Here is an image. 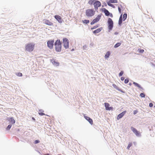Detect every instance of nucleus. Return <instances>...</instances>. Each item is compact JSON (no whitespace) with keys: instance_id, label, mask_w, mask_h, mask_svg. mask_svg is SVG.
<instances>
[{"instance_id":"nucleus-1","label":"nucleus","mask_w":155,"mask_h":155,"mask_svg":"<svg viewBox=\"0 0 155 155\" xmlns=\"http://www.w3.org/2000/svg\"><path fill=\"white\" fill-rule=\"evenodd\" d=\"M35 44L33 43H30L26 44L25 46V51L29 52L32 51L35 48Z\"/></svg>"},{"instance_id":"nucleus-2","label":"nucleus","mask_w":155,"mask_h":155,"mask_svg":"<svg viewBox=\"0 0 155 155\" xmlns=\"http://www.w3.org/2000/svg\"><path fill=\"white\" fill-rule=\"evenodd\" d=\"M55 49L57 52H60L61 51V43L59 39H57L54 43Z\"/></svg>"},{"instance_id":"nucleus-3","label":"nucleus","mask_w":155,"mask_h":155,"mask_svg":"<svg viewBox=\"0 0 155 155\" xmlns=\"http://www.w3.org/2000/svg\"><path fill=\"white\" fill-rule=\"evenodd\" d=\"M95 12V11L93 9H87L86 10L85 15L87 17H91L94 15Z\"/></svg>"},{"instance_id":"nucleus-4","label":"nucleus","mask_w":155,"mask_h":155,"mask_svg":"<svg viewBox=\"0 0 155 155\" xmlns=\"http://www.w3.org/2000/svg\"><path fill=\"white\" fill-rule=\"evenodd\" d=\"M63 46L65 49H68L69 47V41L68 39L64 38L63 39Z\"/></svg>"},{"instance_id":"nucleus-5","label":"nucleus","mask_w":155,"mask_h":155,"mask_svg":"<svg viewBox=\"0 0 155 155\" xmlns=\"http://www.w3.org/2000/svg\"><path fill=\"white\" fill-rule=\"evenodd\" d=\"M107 23L108 25V28L109 30H112L113 27V22L112 19L109 18L108 19Z\"/></svg>"},{"instance_id":"nucleus-6","label":"nucleus","mask_w":155,"mask_h":155,"mask_svg":"<svg viewBox=\"0 0 155 155\" xmlns=\"http://www.w3.org/2000/svg\"><path fill=\"white\" fill-rule=\"evenodd\" d=\"M54 43L53 40H50L47 41V46L50 49H52L53 48V46Z\"/></svg>"},{"instance_id":"nucleus-7","label":"nucleus","mask_w":155,"mask_h":155,"mask_svg":"<svg viewBox=\"0 0 155 155\" xmlns=\"http://www.w3.org/2000/svg\"><path fill=\"white\" fill-rule=\"evenodd\" d=\"M94 5L95 9L96 10L101 6V4L100 1H97L94 2Z\"/></svg>"},{"instance_id":"nucleus-8","label":"nucleus","mask_w":155,"mask_h":155,"mask_svg":"<svg viewBox=\"0 0 155 155\" xmlns=\"http://www.w3.org/2000/svg\"><path fill=\"white\" fill-rule=\"evenodd\" d=\"M101 16L100 15H98L97 16L96 18L93 20L91 22V24L93 25L94 23L98 21L101 18Z\"/></svg>"},{"instance_id":"nucleus-9","label":"nucleus","mask_w":155,"mask_h":155,"mask_svg":"<svg viewBox=\"0 0 155 155\" xmlns=\"http://www.w3.org/2000/svg\"><path fill=\"white\" fill-rule=\"evenodd\" d=\"M131 129L137 136H140V133L136 129L133 127H131Z\"/></svg>"},{"instance_id":"nucleus-10","label":"nucleus","mask_w":155,"mask_h":155,"mask_svg":"<svg viewBox=\"0 0 155 155\" xmlns=\"http://www.w3.org/2000/svg\"><path fill=\"white\" fill-rule=\"evenodd\" d=\"M43 21L44 23L49 26H52L53 25V24L52 22L48 20H44Z\"/></svg>"},{"instance_id":"nucleus-11","label":"nucleus","mask_w":155,"mask_h":155,"mask_svg":"<svg viewBox=\"0 0 155 155\" xmlns=\"http://www.w3.org/2000/svg\"><path fill=\"white\" fill-rule=\"evenodd\" d=\"M104 106L105 107V109L107 110H112L113 107H109L110 104L109 103H104Z\"/></svg>"},{"instance_id":"nucleus-12","label":"nucleus","mask_w":155,"mask_h":155,"mask_svg":"<svg viewBox=\"0 0 155 155\" xmlns=\"http://www.w3.org/2000/svg\"><path fill=\"white\" fill-rule=\"evenodd\" d=\"M54 17L59 23H61L62 22L63 20L60 16L59 15H55Z\"/></svg>"},{"instance_id":"nucleus-13","label":"nucleus","mask_w":155,"mask_h":155,"mask_svg":"<svg viewBox=\"0 0 155 155\" xmlns=\"http://www.w3.org/2000/svg\"><path fill=\"white\" fill-rule=\"evenodd\" d=\"M126 112V111L125 110L119 114L117 116V119L118 120L121 118L125 114Z\"/></svg>"},{"instance_id":"nucleus-14","label":"nucleus","mask_w":155,"mask_h":155,"mask_svg":"<svg viewBox=\"0 0 155 155\" xmlns=\"http://www.w3.org/2000/svg\"><path fill=\"white\" fill-rule=\"evenodd\" d=\"M7 119L10 123L12 124H14L15 123V120L13 117H8Z\"/></svg>"},{"instance_id":"nucleus-15","label":"nucleus","mask_w":155,"mask_h":155,"mask_svg":"<svg viewBox=\"0 0 155 155\" xmlns=\"http://www.w3.org/2000/svg\"><path fill=\"white\" fill-rule=\"evenodd\" d=\"M84 117L85 119L87 120L91 124H93V120L91 119L89 117L86 116H84Z\"/></svg>"},{"instance_id":"nucleus-16","label":"nucleus","mask_w":155,"mask_h":155,"mask_svg":"<svg viewBox=\"0 0 155 155\" xmlns=\"http://www.w3.org/2000/svg\"><path fill=\"white\" fill-rule=\"evenodd\" d=\"M51 62L54 66H58L59 65V63L58 61H56L55 60L53 59L51 61Z\"/></svg>"},{"instance_id":"nucleus-17","label":"nucleus","mask_w":155,"mask_h":155,"mask_svg":"<svg viewBox=\"0 0 155 155\" xmlns=\"http://www.w3.org/2000/svg\"><path fill=\"white\" fill-rule=\"evenodd\" d=\"M102 27L100 28L96 29V30L94 31H93V33L94 34H96L100 32L102 30Z\"/></svg>"},{"instance_id":"nucleus-18","label":"nucleus","mask_w":155,"mask_h":155,"mask_svg":"<svg viewBox=\"0 0 155 155\" xmlns=\"http://www.w3.org/2000/svg\"><path fill=\"white\" fill-rule=\"evenodd\" d=\"M133 84L136 86L138 87L141 88L142 90H143V88L138 83L135 82H134Z\"/></svg>"},{"instance_id":"nucleus-19","label":"nucleus","mask_w":155,"mask_h":155,"mask_svg":"<svg viewBox=\"0 0 155 155\" xmlns=\"http://www.w3.org/2000/svg\"><path fill=\"white\" fill-rule=\"evenodd\" d=\"M122 14L120 15L119 20V25H120L122 22Z\"/></svg>"},{"instance_id":"nucleus-20","label":"nucleus","mask_w":155,"mask_h":155,"mask_svg":"<svg viewBox=\"0 0 155 155\" xmlns=\"http://www.w3.org/2000/svg\"><path fill=\"white\" fill-rule=\"evenodd\" d=\"M110 55V52L109 51H107L106 53V54L105 55V56H104L105 58H108Z\"/></svg>"},{"instance_id":"nucleus-21","label":"nucleus","mask_w":155,"mask_h":155,"mask_svg":"<svg viewBox=\"0 0 155 155\" xmlns=\"http://www.w3.org/2000/svg\"><path fill=\"white\" fill-rule=\"evenodd\" d=\"M104 12L105 14V15L106 16H108L110 15V12L107 10L105 9L104 11Z\"/></svg>"},{"instance_id":"nucleus-22","label":"nucleus","mask_w":155,"mask_h":155,"mask_svg":"<svg viewBox=\"0 0 155 155\" xmlns=\"http://www.w3.org/2000/svg\"><path fill=\"white\" fill-rule=\"evenodd\" d=\"M39 111L41 112H39L38 113L39 115L42 116V115H45V114L43 113L44 111L43 110H39Z\"/></svg>"},{"instance_id":"nucleus-23","label":"nucleus","mask_w":155,"mask_h":155,"mask_svg":"<svg viewBox=\"0 0 155 155\" xmlns=\"http://www.w3.org/2000/svg\"><path fill=\"white\" fill-rule=\"evenodd\" d=\"M108 2L111 3H117V0H110Z\"/></svg>"},{"instance_id":"nucleus-24","label":"nucleus","mask_w":155,"mask_h":155,"mask_svg":"<svg viewBox=\"0 0 155 155\" xmlns=\"http://www.w3.org/2000/svg\"><path fill=\"white\" fill-rule=\"evenodd\" d=\"M127 15L126 13H125L124 14L123 16V21H124L127 18Z\"/></svg>"},{"instance_id":"nucleus-25","label":"nucleus","mask_w":155,"mask_h":155,"mask_svg":"<svg viewBox=\"0 0 155 155\" xmlns=\"http://www.w3.org/2000/svg\"><path fill=\"white\" fill-rule=\"evenodd\" d=\"M121 43H117L114 46V48H117L119 46L121 45Z\"/></svg>"},{"instance_id":"nucleus-26","label":"nucleus","mask_w":155,"mask_h":155,"mask_svg":"<svg viewBox=\"0 0 155 155\" xmlns=\"http://www.w3.org/2000/svg\"><path fill=\"white\" fill-rule=\"evenodd\" d=\"M107 5L109 6H111L113 8H115V6H114V5H113V4H111V3L108 2H107Z\"/></svg>"},{"instance_id":"nucleus-27","label":"nucleus","mask_w":155,"mask_h":155,"mask_svg":"<svg viewBox=\"0 0 155 155\" xmlns=\"http://www.w3.org/2000/svg\"><path fill=\"white\" fill-rule=\"evenodd\" d=\"M84 23L87 24L89 22V20H84L82 21Z\"/></svg>"},{"instance_id":"nucleus-28","label":"nucleus","mask_w":155,"mask_h":155,"mask_svg":"<svg viewBox=\"0 0 155 155\" xmlns=\"http://www.w3.org/2000/svg\"><path fill=\"white\" fill-rule=\"evenodd\" d=\"M16 75L19 77H21L22 76V74L21 73H16Z\"/></svg>"},{"instance_id":"nucleus-29","label":"nucleus","mask_w":155,"mask_h":155,"mask_svg":"<svg viewBox=\"0 0 155 155\" xmlns=\"http://www.w3.org/2000/svg\"><path fill=\"white\" fill-rule=\"evenodd\" d=\"M132 145V143H130L127 147V148L128 150H129L130 147H131Z\"/></svg>"},{"instance_id":"nucleus-30","label":"nucleus","mask_w":155,"mask_h":155,"mask_svg":"<svg viewBox=\"0 0 155 155\" xmlns=\"http://www.w3.org/2000/svg\"><path fill=\"white\" fill-rule=\"evenodd\" d=\"M11 127H12V125L11 124H9L6 127V129L7 130H9L11 128Z\"/></svg>"},{"instance_id":"nucleus-31","label":"nucleus","mask_w":155,"mask_h":155,"mask_svg":"<svg viewBox=\"0 0 155 155\" xmlns=\"http://www.w3.org/2000/svg\"><path fill=\"white\" fill-rule=\"evenodd\" d=\"M140 96L142 97H145V94L143 93H141L140 94Z\"/></svg>"},{"instance_id":"nucleus-32","label":"nucleus","mask_w":155,"mask_h":155,"mask_svg":"<svg viewBox=\"0 0 155 155\" xmlns=\"http://www.w3.org/2000/svg\"><path fill=\"white\" fill-rule=\"evenodd\" d=\"M138 51L139 53H143L144 52V50L143 49H139Z\"/></svg>"},{"instance_id":"nucleus-33","label":"nucleus","mask_w":155,"mask_h":155,"mask_svg":"<svg viewBox=\"0 0 155 155\" xmlns=\"http://www.w3.org/2000/svg\"><path fill=\"white\" fill-rule=\"evenodd\" d=\"M98 27V25H96V26H94L93 27L91 28V30H93L94 29H95V28H97Z\"/></svg>"},{"instance_id":"nucleus-34","label":"nucleus","mask_w":155,"mask_h":155,"mask_svg":"<svg viewBox=\"0 0 155 155\" xmlns=\"http://www.w3.org/2000/svg\"><path fill=\"white\" fill-rule=\"evenodd\" d=\"M124 72L123 71H121L120 72L119 74V76H121L123 74Z\"/></svg>"},{"instance_id":"nucleus-35","label":"nucleus","mask_w":155,"mask_h":155,"mask_svg":"<svg viewBox=\"0 0 155 155\" xmlns=\"http://www.w3.org/2000/svg\"><path fill=\"white\" fill-rule=\"evenodd\" d=\"M129 81V80L128 79H126L125 80L124 83L125 84H127L128 82Z\"/></svg>"},{"instance_id":"nucleus-36","label":"nucleus","mask_w":155,"mask_h":155,"mask_svg":"<svg viewBox=\"0 0 155 155\" xmlns=\"http://www.w3.org/2000/svg\"><path fill=\"white\" fill-rule=\"evenodd\" d=\"M40 142V141L38 140H35V142L34 143L35 144H36L38 143H39Z\"/></svg>"},{"instance_id":"nucleus-37","label":"nucleus","mask_w":155,"mask_h":155,"mask_svg":"<svg viewBox=\"0 0 155 155\" xmlns=\"http://www.w3.org/2000/svg\"><path fill=\"white\" fill-rule=\"evenodd\" d=\"M118 11H119V12L120 13H121V9H120V8L119 7H118Z\"/></svg>"},{"instance_id":"nucleus-38","label":"nucleus","mask_w":155,"mask_h":155,"mask_svg":"<svg viewBox=\"0 0 155 155\" xmlns=\"http://www.w3.org/2000/svg\"><path fill=\"white\" fill-rule=\"evenodd\" d=\"M153 106V104L152 103H150L149 104V106L150 107H152Z\"/></svg>"},{"instance_id":"nucleus-39","label":"nucleus","mask_w":155,"mask_h":155,"mask_svg":"<svg viewBox=\"0 0 155 155\" xmlns=\"http://www.w3.org/2000/svg\"><path fill=\"white\" fill-rule=\"evenodd\" d=\"M137 112H138L137 111V110H135L134 111V114H136L137 113Z\"/></svg>"},{"instance_id":"nucleus-40","label":"nucleus","mask_w":155,"mask_h":155,"mask_svg":"<svg viewBox=\"0 0 155 155\" xmlns=\"http://www.w3.org/2000/svg\"><path fill=\"white\" fill-rule=\"evenodd\" d=\"M113 86L116 89H117V86L115 84H113Z\"/></svg>"},{"instance_id":"nucleus-41","label":"nucleus","mask_w":155,"mask_h":155,"mask_svg":"<svg viewBox=\"0 0 155 155\" xmlns=\"http://www.w3.org/2000/svg\"><path fill=\"white\" fill-rule=\"evenodd\" d=\"M124 79V78L123 77H122L121 78V80L122 81H123Z\"/></svg>"},{"instance_id":"nucleus-42","label":"nucleus","mask_w":155,"mask_h":155,"mask_svg":"<svg viewBox=\"0 0 155 155\" xmlns=\"http://www.w3.org/2000/svg\"><path fill=\"white\" fill-rule=\"evenodd\" d=\"M129 85H130V86H131V83H129Z\"/></svg>"},{"instance_id":"nucleus-43","label":"nucleus","mask_w":155,"mask_h":155,"mask_svg":"<svg viewBox=\"0 0 155 155\" xmlns=\"http://www.w3.org/2000/svg\"><path fill=\"white\" fill-rule=\"evenodd\" d=\"M74 49H72L71 50V51H74Z\"/></svg>"},{"instance_id":"nucleus-44","label":"nucleus","mask_w":155,"mask_h":155,"mask_svg":"<svg viewBox=\"0 0 155 155\" xmlns=\"http://www.w3.org/2000/svg\"><path fill=\"white\" fill-rule=\"evenodd\" d=\"M32 119L33 120H35V119L34 118V117H32Z\"/></svg>"},{"instance_id":"nucleus-45","label":"nucleus","mask_w":155,"mask_h":155,"mask_svg":"<svg viewBox=\"0 0 155 155\" xmlns=\"http://www.w3.org/2000/svg\"><path fill=\"white\" fill-rule=\"evenodd\" d=\"M45 155H49V154H46Z\"/></svg>"}]
</instances>
